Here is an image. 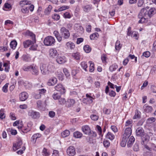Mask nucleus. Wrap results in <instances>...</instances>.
<instances>
[{"label":"nucleus","mask_w":156,"mask_h":156,"mask_svg":"<svg viewBox=\"0 0 156 156\" xmlns=\"http://www.w3.org/2000/svg\"><path fill=\"white\" fill-rule=\"evenodd\" d=\"M17 45V43L16 41H12L10 44V46L11 48L13 49H15Z\"/></svg>","instance_id":"obj_40"},{"label":"nucleus","mask_w":156,"mask_h":156,"mask_svg":"<svg viewBox=\"0 0 156 156\" xmlns=\"http://www.w3.org/2000/svg\"><path fill=\"white\" fill-rule=\"evenodd\" d=\"M133 149L135 151H139V148L138 145L137 144H135L133 146Z\"/></svg>","instance_id":"obj_61"},{"label":"nucleus","mask_w":156,"mask_h":156,"mask_svg":"<svg viewBox=\"0 0 156 156\" xmlns=\"http://www.w3.org/2000/svg\"><path fill=\"white\" fill-rule=\"evenodd\" d=\"M60 33L65 39H68L70 36L69 31L65 27H62L61 29Z\"/></svg>","instance_id":"obj_4"},{"label":"nucleus","mask_w":156,"mask_h":156,"mask_svg":"<svg viewBox=\"0 0 156 156\" xmlns=\"http://www.w3.org/2000/svg\"><path fill=\"white\" fill-rule=\"evenodd\" d=\"M90 64L89 67V71L90 72H93L94 69V63L90 61L89 62Z\"/></svg>","instance_id":"obj_39"},{"label":"nucleus","mask_w":156,"mask_h":156,"mask_svg":"<svg viewBox=\"0 0 156 156\" xmlns=\"http://www.w3.org/2000/svg\"><path fill=\"white\" fill-rule=\"evenodd\" d=\"M31 70L32 74L37 75L38 74V71L37 67L35 66L31 65Z\"/></svg>","instance_id":"obj_21"},{"label":"nucleus","mask_w":156,"mask_h":156,"mask_svg":"<svg viewBox=\"0 0 156 156\" xmlns=\"http://www.w3.org/2000/svg\"><path fill=\"white\" fill-rule=\"evenodd\" d=\"M135 140V139L133 136H131L128 138L127 141V146L128 147H131L133 144Z\"/></svg>","instance_id":"obj_20"},{"label":"nucleus","mask_w":156,"mask_h":156,"mask_svg":"<svg viewBox=\"0 0 156 156\" xmlns=\"http://www.w3.org/2000/svg\"><path fill=\"white\" fill-rule=\"evenodd\" d=\"M59 152L58 151L56 150L53 151L52 156H59Z\"/></svg>","instance_id":"obj_63"},{"label":"nucleus","mask_w":156,"mask_h":156,"mask_svg":"<svg viewBox=\"0 0 156 156\" xmlns=\"http://www.w3.org/2000/svg\"><path fill=\"white\" fill-rule=\"evenodd\" d=\"M57 82V80L56 78L53 77L50 79L47 82V84L49 86H54Z\"/></svg>","instance_id":"obj_14"},{"label":"nucleus","mask_w":156,"mask_h":156,"mask_svg":"<svg viewBox=\"0 0 156 156\" xmlns=\"http://www.w3.org/2000/svg\"><path fill=\"white\" fill-rule=\"evenodd\" d=\"M70 133V131L68 130H66L62 132L61 133V136L63 138L69 136Z\"/></svg>","instance_id":"obj_28"},{"label":"nucleus","mask_w":156,"mask_h":156,"mask_svg":"<svg viewBox=\"0 0 156 156\" xmlns=\"http://www.w3.org/2000/svg\"><path fill=\"white\" fill-rule=\"evenodd\" d=\"M22 8L21 11L23 13H26L28 12L29 7L25 6Z\"/></svg>","instance_id":"obj_46"},{"label":"nucleus","mask_w":156,"mask_h":156,"mask_svg":"<svg viewBox=\"0 0 156 156\" xmlns=\"http://www.w3.org/2000/svg\"><path fill=\"white\" fill-rule=\"evenodd\" d=\"M132 122L133 121L132 120H128L126 122L125 126H129L130 127H131L132 126Z\"/></svg>","instance_id":"obj_53"},{"label":"nucleus","mask_w":156,"mask_h":156,"mask_svg":"<svg viewBox=\"0 0 156 156\" xmlns=\"http://www.w3.org/2000/svg\"><path fill=\"white\" fill-rule=\"evenodd\" d=\"M121 46L120 45V41H117L115 43V48L116 50L119 51L121 49Z\"/></svg>","instance_id":"obj_41"},{"label":"nucleus","mask_w":156,"mask_h":156,"mask_svg":"<svg viewBox=\"0 0 156 156\" xmlns=\"http://www.w3.org/2000/svg\"><path fill=\"white\" fill-rule=\"evenodd\" d=\"M55 89L56 90L60 92L61 94L65 93L66 91L65 87L61 83L58 84L55 87Z\"/></svg>","instance_id":"obj_7"},{"label":"nucleus","mask_w":156,"mask_h":156,"mask_svg":"<svg viewBox=\"0 0 156 156\" xmlns=\"http://www.w3.org/2000/svg\"><path fill=\"white\" fill-rule=\"evenodd\" d=\"M31 3V2L29 1L23 0L20 2V4L21 7H23L25 6H28V5H30Z\"/></svg>","instance_id":"obj_17"},{"label":"nucleus","mask_w":156,"mask_h":156,"mask_svg":"<svg viewBox=\"0 0 156 156\" xmlns=\"http://www.w3.org/2000/svg\"><path fill=\"white\" fill-rule=\"evenodd\" d=\"M106 138L112 140L114 139L115 138L114 135L111 132H108L106 135Z\"/></svg>","instance_id":"obj_30"},{"label":"nucleus","mask_w":156,"mask_h":156,"mask_svg":"<svg viewBox=\"0 0 156 156\" xmlns=\"http://www.w3.org/2000/svg\"><path fill=\"white\" fill-rule=\"evenodd\" d=\"M83 132L86 134H89L91 132V130L88 126H84L82 127Z\"/></svg>","instance_id":"obj_16"},{"label":"nucleus","mask_w":156,"mask_h":156,"mask_svg":"<svg viewBox=\"0 0 156 156\" xmlns=\"http://www.w3.org/2000/svg\"><path fill=\"white\" fill-rule=\"evenodd\" d=\"M132 133L131 127L126 128L125 130L123 137L121 142V145L122 147H125L128 138L130 136Z\"/></svg>","instance_id":"obj_1"},{"label":"nucleus","mask_w":156,"mask_h":156,"mask_svg":"<svg viewBox=\"0 0 156 156\" xmlns=\"http://www.w3.org/2000/svg\"><path fill=\"white\" fill-rule=\"evenodd\" d=\"M56 74L60 80H63L64 76L61 72L57 71L56 73Z\"/></svg>","instance_id":"obj_31"},{"label":"nucleus","mask_w":156,"mask_h":156,"mask_svg":"<svg viewBox=\"0 0 156 156\" xmlns=\"http://www.w3.org/2000/svg\"><path fill=\"white\" fill-rule=\"evenodd\" d=\"M72 56L76 60H79L80 59V56L79 53L76 52V53H73L72 54Z\"/></svg>","instance_id":"obj_47"},{"label":"nucleus","mask_w":156,"mask_h":156,"mask_svg":"<svg viewBox=\"0 0 156 156\" xmlns=\"http://www.w3.org/2000/svg\"><path fill=\"white\" fill-rule=\"evenodd\" d=\"M56 61L59 64L63 63L66 62L65 58L64 56H58L56 59Z\"/></svg>","instance_id":"obj_22"},{"label":"nucleus","mask_w":156,"mask_h":156,"mask_svg":"<svg viewBox=\"0 0 156 156\" xmlns=\"http://www.w3.org/2000/svg\"><path fill=\"white\" fill-rule=\"evenodd\" d=\"M144 131L142 127H139L137 128L136 130V135L137 136H140L142 138H145V136H144Z\"/></svg>","instance_id":"obj_6"},{"label":"nucleus","mask_w":156,"mask_h":156,"mask_svg":"<svg viewBox=\"0 0 156 156\" xmlns=\"http://www.w3.org/2000/svg\"><path fill=\"white\" fill-rule=\"evenodd\" d=\"M22 144V141L21 140H19L18 141L15 143H14L13 145V149L14 151H16L20 148Z\"/></svg>","instance_id":"obj_12"},{"label":"nucleus","mask_w":156,"mask_h":156,"mask_svg":"<svg viewBox=\"0 0 156 156\" xmlns=\"http://www.w3.org/2000/svg\"><path fill=\"white\" fill-rule=\"evenodd\" d=\"M142 138V141L141 142L142 145L144 146V147L147 150L151 151L152 150L156 151V146L154 144H149L148 145L146 144L148 140V136H145V137Z\"/></svg>","instance_id":"obj_2"},{"label":"nucleus","mask_w":156,"mask_h":156,"mask_svg":"<svg viewBox=\"0 0 156 156\" xmlns=\"http://www.w3.org/2000/svg\"><path fill=\"white\" fill-rule=\"evenodd\" d=\"M18 83L19 85H23L26 88H27V84L28 85L29 84L27 82H25L23 80H19Z\"/></svg>","instance_id":"obj_34"},{"label":"nucleus","mask_w":156,"mask_h":156,"mask_svg":"<svg viewBox=\"0 0 156 156\" xmlns=\"http://www.w3.org/2000/svg\"><path fill=\"white\" fill-rule=\"evenodd\" d=\"M118 67V65L115 64H114L110 66L109 69L110 71L112 72L115 70Z\"/></svg>","instance_id":"obj_38"},{"label":"nucleus","mask_w":156,"mask_h":156,"mask_svg":"<svg viewBox=\"0 0 156 156\" xmlns=\"http://www.w3.org/2000/svg\"><path fill=\"white\" fill-rule=\"evenodd\" d=\"M38 92L41 94H41H44L46 92V90L44 89H39Z\"/></svg>","instance_id":"obj_59"},{"label":"nucleus","mask_w":156,"mask_h":156,"mask_svg":"<svg viewBox=\"0 0 156 156\" xmlns=\"http://www.w3.org/2000/svg\"><path fill=\"white\" fill-rule=\"evenodd\" d=\"M150 55V53L148 51H146L143 53V56L146 58L149 57Z\"/></svg>","instance_id":"obj_57"},{"label":"nucleus","mask_w":156,"mask_h":156,"mask_svg":"<svg viewBox=\"0 0 156 156\" xmlns=\"http://www.w3.org/2000/svg\"><path fill=\"white\" fill-rule=\"evenodd\" d=\"M69 6L67 5H63L58 9L59 12L62 11L69 8Z\"/></svg>","instance_id":"obj_49"},{"label":"nucleus","mask_w":156,"mask_h":156,"mask_svg":"<svg viewBox=\"0 0 156 156\" xmlns=\"http://www.w3.org/2000/svg\"><path fill=\"white\" fill-rule=\"evenodd\" d=\"M8 87V84L6 83L3 87V88L2 89L3 91L5 93H6L8 91V89H7Z\"/></svg>","instance_id":"obj_60"},{"label":"nucleus","mask_w":156,"mask_h":156,"mask_svg":"<svg viewBox=\"0 0 156 156\" xmlns=\"http://www.w3.org/2000/svg\"><path fill=\"white\" fill-rule=\"evenodd\" d=\"M141 16L148 18V11L146 8L142 9L140 11L138 15V18L141 17Z\"/></svg>","instance_id":"obj_9"},{"label":"nucleus","mask_w":156,"mask_h":156,"mask_svg":"<svg viewBox=\"0 0 156 156\" xmlns=\"http://www.w3.org/2000/svg\"><path fill=\"white\" fill-rule=\"evenodd\" d=\"M83 49L84 51L87 53L90 52L91 50V48L88 45H86L83 47Z\"/></svg>","instance_id":"obj_43"},{"label":"nucleus","mask_w":156,"mask_h":156,"mask_svg":"<svg viewBox=\"0 0 156 156\" xmlns=\"http://www.w3.org/2000/svg\"><path fill=\"white\" fill-rule=\"evenodd\" d=\"M52 18L56 20H58L60 18L59 15L57 14H55L53 16H52Z\"/></svg>","instance_id":"obj_55"},{"label":"nucleus","mask_w":156,"mask_h":156,"mask_svg":"<svg viewBox=\"0 0 156 156\" xmlns=\"http://www.w3.org/2000/svg\"><path fill=\"white\" fill-rule=\"evenodd\" d=\"M143 109L144 111L146 112H151L152 110V108L151 106H148L146 105H145L143 106Z\"/></svg>","instance_id":"obj_25"},{"label":"nucleus","mask_w":156,"mask_h":156,"mask_svg":"<svg viewBox=\"0 0 156 156\" xmlns=\"http://www.w3.org/2000/svg\"><path fill=\"white\" fill-rule=\"evenodd\" d=\"M52 97L54 100H58L61 97V94L57 93H54Z\"/></svg>","instance_id":"obj_44"},{"label":"nucleus","mask_w":156,"mask_h":156,"mask_svg":"<svg viewBox=\"0 0 156 156\" xmlns=\"http://www.w3.org/2000/svg\"><path fill=\"white\" fill-rule=\"evenodd\" d=\"M52 8L51 5H49L48 7L45 9L44 13L46 15H48L50 13Z\"/></svg>","instance_id":"obj_33"},{"label":"nucleus","mask_w":156,"mask_h":156,"mask_svg":"<svg viewBox=\"0 0 156 156\" xmlns=\"http://www.w3.org/2000/svg\"><path fill=\"white\" fill-rule=\"evenodd\" d=\"M90 118L93 120L96 121L98 119V116L96 115L92 114L91 115Z\"/></svg>","instance_id":"obj_52"},{"label":"nucleus","mask_w":156,"mask_h":156,"mask_svg":"<svg viewBox=\"0 0 156 156\" xmlns=\"http://www.w3.org/2000/svg\"><path fill=\"white\" fill-rule=\"evenodd\" d=\"M67 153L69 156H73L76 154V151L74 147L73 146H70L67 148Z\"/></svg>","instance_id":"obj_8"},{"label":"nucleus","mask_w":156,"mask_h":156,"mask_svg":"<svg viewBox=\"0 0 156 156\" xmlns=\"http://www.w3.org/2000/svg\"><path fill=\"white\" fill-rule=\"evenodd\" d=\"M74 29L77 32L82 33L83 30V27L80 24H75L74 26Z\"/></svg>","instance_id":"obj_19"},{"label":"nucleus","mask_w":156,"mask_h":156,"mask_svg":"<svg viewBox=\"0 0 156 156\" xmlns=\"http://www.w3.org/2000/svg\"><path fill=\"white\" fill-rule=\"evenodd\" d=\"M33 42L30 40H26L23 42V46L25 48H28L30 45L32 44Z\"/></svg>","instance_id":"obj_26"},{"label":"nucleus","mask_w":156,"mask_h":156,"mask_svg":"<svg viewBox=\"0 0 156 156\" xmlns=\"http://www.w3.org/2000/svg\"><path fill=\"white\" fill-rule=\"evenodd\" d=\"M49 53L50 57L54 58L57 55V52L56 50L53 48H51L49 50Z\"/></svg>","instance_id":"obj_24"},{"label":"nucleus","mask_w":156,"mask_h":156,"mask_svg":"<svg viewBox=\"0 0 156 156\" xmlns=\"http://www.w3.org/2000/svg\"><path fill=\"white\" fill-rule=\"evenodd\" d=\"M28 114L29 116L34 119H37L40 116V114L39 112L33 110L29 111L28 112Z\"/></svg>","instance_id":"obj_5"},{"label":"nucleus","mask_w":156,"mask_h":156,"mask_svg":"<svg viewBox=\"0 0 156 156\" xmlns=\"http://www.w3.org/2000/svg\"><path fill=\"white\" fill-rule=\"evenodd\" d=\"M147 11L148 17L149 18H151L154 14L156 13V9L154 8H151Z\"/></svg>","instance_id":"obj_23"},{"label":"nucleus","mask_w":156,"mask_h":156,"mask_svg":"<svg viewBox=\"0 0 156 156\" xmlns=\"http://www.w3.org/2000/svg\"><path fill=\"white\" fill-rule=\"evenodd\" d=\"M64 17L66 19H69L71 18L72 16L71 14L68 12H66L63 14Z\"/></svg>","instance_id":"obj_50"},{"label":"nucleus","mask_w":156,"mask_h":156,"mask_svg":"<svg viewBox=\"0 0 156 156\" xmlns=\"http://www.w3.org/2000/svg\"><path fill=\"white\" fill-rule=\"evenodd\" d=\"M92 8V7L90 5H84L83 7V10L86 12H88L90 11Z\"/></svg>","instance_id":"obj_27"},{"label":"nucleus","mask_w":156,"mask_h":156,"mask_svg":"<svg viewBox=\"0 0 156 156\" xmlns=\"http://www.w3.org/2000/svg\"><path fill=\"white\" fill-rule=\"evenodd\" d=\"M10 117L12 120H15L16 119V117L14 113L11 112L10 114Z\"/></svg>","instance_id":"obj_58"},{"label":"nucleus","mask_w":156,"mask_h":156,"mask_svg":"<svg viewBox=\"0 0 156 156\" xmlns=\"http://www.w3.org/2000/svg\"><path fill=\"white\" fill-rule=\"evenodd\" d=\"M75 103L73 99H69L67 100L66 103V106L68 108L72 107Z\"/></svg>","instance_id":"obj_13"},{"label":"nucleus","mask_w":156,"mask_h":156,"mask_svg":"<svg viewBox=\"0 0 156 156\" xmlns=\"http://www.w3.org/2000/svg\"><path fill=\"white\" fill-rule=\"evenodd\" d=\"M58 101L59 104L61 105H63L66 102L65 99L62 98H60L58 99Z\"/></svg>","instance_id":"obj_45"},{"label":"nucleus","mask_w":156,"mask_h":156,"mask_svg":"<svg viewBox=\"0 0 156 156\" xmlns=\"http://www.w3.org/2000/svg\"><path fill=\"white\" fill-rule=\"evenodd\" d=\"M86 98H84L83 100V102L87 104H90L92 103L93 101V99L94 98L88 94H86Z\"/></svg>","instance_id":"obj_11"},{"label":"nucleus","mask_w":156,"mask_h":156,"mask_svg":"<svg viewBox=\"0 0 156 156\" xmlns=\"http://www.w3.org/2000/svg\"><path fill=\"white\" fill-rule=\"evenodd\" d=\"M34 97L35 99H38L41 98V95L37 91L34 94Z\"/></svg>","instance_id":"obj_51"},{"label":"nucleus","mask_w":156,"mask_h":156,"mask_svg":"<svg viewBox=\"0 0 156 156\" xmlns=\"http://www.w3.org/2000/svg\"><path fill=\"white\" fill-rule=\"evenodd\" d=\"M55 42L54 38L51 36L46 37L44 41V43L46 46H51L54 44Z\"/></svg>","instance_id":"obj_3"},{"label":"nucleus","mask_w":156,"mask_h":156,"mask_svg":"<svg viewBox=\"0 0 156 156\" xmlns=\"http://www.w3.org/2000/svg\"><path fill=\"white\" fill-rule=\"evenodd\" d=\"M48 74L49 72H53L55 69V66L52 64H49L48 66Z\"/></svg>","instance_id":"obj_29"},{"label":"nucleus","mask_w":156,"mask_h":156,"mask_svg":"<svg viewBox=\"0 0 156 156\" xmlns=\"http://www.w3.org/2000/svg\"><path fill=\"white\" fill-rule=\"evenodd\" d=\"M66 45L68 48H70L71 49H73L75 46L74 44L71 42H69L66 44Z\"/></svg>","instance_id":"obj_32"},{"label":"nucleus","mask_w":156,"mask_h":156,"mask_svg":"<svg viewBox=\"0 0 156 156\" xmlns=\"http://www.w3.org/2000/svg\"><path fill=\"white\" fill-rule=\"evenodd\" d=\"M141 17L138 18L140 19V20L139 21L138 23H143L146 22L147 21L148 18L141 16Z\"/></svg>","instance_id":"obj_35"},{"label":"nucleus","mask_w":156,"mask_h":156,"mask_svg":"<svg viewBox=\"0 0 156 156\" xmlns=\"http://www.w3.org/2000/svg\"><path fill=\"white\" fill-rule=\"evenodd\" d=\"M128 36H131L132 37H136L137 36V33L135 31L132 32L131 31V28L129 27L128 29V32L127 33Z\"/></svg>","instance_id":"obj_18"},{"label":"nucleus","mask_w":156,"mask_h":156,"mask_svg":"<svg viewBox=\"0 0 156 156\" xmlns=\"http://www.w3.org/2000/svg\"><path fill=\"white\" fill-rule=\"evenodd\" d=\"M81 67L85 71H87V68L88 67L87 64L86 62H83L81 63Z\"/></svg>","instance_id":"obj_37"},{"label":"nucleus","mask_w":156,"mask_h":156,"mask_svg":"<svg viewBox=\"0 0 156 156\" xmlns=\"http://www.w3.org/2000/svg\"><path fill=\"white\" fill-rule=\"evenodd\" d=\"M37 107L39 108H41L42 107V104L41 101H38L37 102Z\"/></svg>","instance_id":"obj_64"},{"label":"nucleus","mask_w":156,"mask_h":156,"mask_svg":"<svg viewBox=\"0 0 156 156\" xmlns=\"http://www.w3.org/2000/svg\"><path fill=\"white\" fill-rule=\"evenodd\" d=\"M73 136L76 138H80L82 136V134L79 131H76L74 133Z\"/></svg>","instance_id":"obj_36"},{"label":"nucleus","mask_w":156,"mask_h":156,"mask_svg":"<svg viewBox=\"0 0 156 156\" xmlns=\"http://www.w3.org/2000/svg\"><path fill=\"white\" fill-rule=\"evenodd\" d=\"M63 72H64V73L65 74V76L67 77H68L69 76L70 73H69V72H68L67 69H66V68H64L63 69Z\"/></svg>","instance_id":"obj_54"},{"label":"nucleus","mask_w":156,"mask_h":156,"mask_svg":"<svg viewBox=\"0 0 156 156\" xmlns=\"http://www.w3.org/2000/svg\"><path fill=\"white\" fill-rule=\"evenodd\" d=\"M98 34L96 33L91 34L90 36V38L91 40H94L98 38Z\"/></svg>","instance_id":"obj_42"},{"label":"nucleus","mask_w":156,"mask_h":156,"mask_svg":"<svg viewBox=\"0 0 156 156\" xmlns=\"http://www.w3.org/2000/svg\"><path fill=\"white\" fill-rule=\"evenodd\" d=\"M110 144V142L107 140H105L103 141V144L105 147H108Z\"/></svg>","instance_id":"obj_62"},{"label":"nucleus","mask_w":156,"mask_h":156,"mask_svg":"<svg viewBox=\"0 0 156 156\" xmlns=\"http://www.w3.org/2000/svg\"><path fill=\"white\" fill-rule=\"evenodd\" d=\"M48 66L46 64L43 63L41 64L40 68L41 72L44 75L48 74Z\"/></svg>","instance_id":"obj_10"},{"label":"nucleus","mask_w":156,"mask_h":156,"mask_svg":"<svg viewBox=\"0 0 156 156\" xmlns=\"http://www.w3.org/2000/svg\"><path fill=\"white\" fill-rule=\"evenodd\" d=\"M28 95L27 93L23 92L19 95L20 99L21 101H25L28 98Z\"/></svg>","instance_id":"obj_15"},{"label":"nucleus","mask_w":156,"mask_h":156,"mask_svg":"<svg viewBox=\"0 0 156 156\" xmlns=\"http://www.w3.org/2000/svg\"><path fill=\"white\" fill-rule=\"evenodd\" d=\"M144 2V0H138L137 2L138 6L140 7L142 6Z\"/></svg>","instance_id":"obj_56"},{"label":"nucleus","mask_w":156,"mask_h":156,"mask_svg":"<svg viewBox=\"0 0 156 156\" xmlns=\"http://www.w3.org/2000/svg\"><path fill=\"white\" fill-rule=\"evenodd\" d=\"M26 35L32 37L33 39L35 40V35L32 32L29 31H27L25 33Z\"/></svg>","instance_id":"obj_48"}]
</instances>
